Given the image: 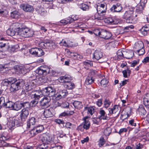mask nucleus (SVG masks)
Instances as JSON below:
<instances>
[{
  "label": "nucleus",
  "mask_w": 149,
  "mask_h": 149,
  "mask_svg": "<svg viewBox=\"0 0 149 149\" xmlns=\"http://www.w3.org/2000/svg\"><path fill=\"white\" fill-rule=\"evenodd\" d=\"M20 123V121L19 119L17 118L13 120L11 123L10 125L12 127L15 126H18Z\"/></svg>",
  "instance_id": "58836bf2"
},
{
  "label": "nucleus",
  "mask_w": 149,
  "mask_h": 149,
  "mask_svg": "<svg viewBox=\"0 0 149 149\" xmlns=\"http://www.w3.org/2000/svg\"><path fill=\"white\" fill-rule=\"evenodd\" d=\"M137 111L140 115L143 116L145 115L146 113V110H145L143 106L141 105L139 106Z\"/></svg>",
  "instance_id": "c85d7f7f"
},
{
  "label": "nucleus",
  "mask_w": 149,
  "mask_h": 149,
  "mask_svg": "<svg viewBox=\"0 0 149 149\" xmlns=\"http://www.w3.org/2000/svg\"><path fill=\"white\" fill-rule=\"evenodd\" d=\"M29 132L31 136H33L38 134L35 127L30 131Z\"/></svg>",
  "instance_id": "680f3d73"
},
{
  "label": "nucleus",
  "mask_w": 149,
  "mask_h": 149,
  "mask_svg": "<svg viewBox=\"0 0 149 149\" xmlns=\"http://www.w3.org/2000/svg\"><path fill=\"white\" fill-rule=\"evenodd\" d=\"M126 22L127 23H134L136 21L135 19H134L133 16H132L131 18H126Z\"/></svg>",
  "instance_id": "6e6d98bb"
},
{
  "label": "nucleus",
  "mask_w": 149,
  "mask_h": 149,
  "mask_svg": "<svg viewBox=\"0 0 149 149\" xmlns=\"http://www.w3.org/2000/svg\"><path fill=\"white\" fill-rule=\"evenodd\" d=\"M83 107L81 102L75 100V108L77 109H80Z\"/></svg>",
  "instance_id": "de8ad7c7"
},
{
  "label": "nucleus",
  "mask_w": 149,
  "mask_h": 149,
  "mask_svg": "<svg viewBox=\"0 0 149 149\" xmlns=\"http://www.w3.org/2000/svg\"><path fill=\"white\" fill-rule=\"evenodd\" d=\"M88 117L86 116L83 119L84 121V124L83 126V127L84 129L86 130L88 129L90 126V122L88 120Z\"/></svg>",
  "instance_id": "6ab92c4d"
},
{
  "label": "nucleus",
  "mask_w": 149,
  "mask_h": 149,
  "mask_svg": "<svg viewBox=\"0 0 149 149\" xmlns=\"http://www.w3.org/2000/svg\"><path fill=\"white\" fill-rule=\"evenodd\" d=\"M46 147H49V149H62V147L60 146L56 145L54 143H51L48 146Z\"/></svg>",
  "instance_id": "7c9ffc66"
},
{
  "label": "nucleus",
  "mask_w": 149,
  "mask_h": 149,
  "mask_svg": "<svg viewBox=\"0 0 149 149\" xmlns=\"http://www.w3.org/2000/svg\"><path fill=\"white\" fill-rule=\"evenodd\" d=\"M33 34V31L27 28H21L17 32V35L25 38L31 37Z\"/></svg>",
  "instance_id": "f257e3e1"
},
{
  "label": "nucleus",
  "mask_w": 149,
  "mask_h": 149,
  "mask_svg": "<svg viewBox=\"0 0 149 149\" xmlns=\"http://www.w3.org/2000/svg\"><path fill=\"white\" fill-rule=\"evenodd\" d=\"M40 139L43 142L42 146H44L45 143L51 144L53 143V138L51 135L45 133L41 134L40 136Z\"/></svg>",
  "instance_id": "f03ea898"
},
{
  "label": "nucleus",
  "mask_w": 149,
  "mask_h": 149,
  "mask_svg": "<svg viewBox=\"0 0 149 149\" xmlns=\"http://www.w3.org/2000/svg\"><path fill=\"white\" fill-rule=\"evenodd\" d=\"M124 51L120 49L117 52V55L118 59H122L124 57Z\"/></svg>",
  "instance_id": "4c0bfd02"
},
{
  "label": "nucleus",
  "mask_w": 149,
  "mask_h": 149,
  "mask_svg": "<svg viewBox=\"0 0 149 149\" xmlns=\"http://www.w3.org/2000/svg\"><path fill=\"white\" fill-rule=\"evenodd\" d=\"M78 6L79 8L82 10H88L89 9L88 6L84 3H82L79 5Z\"/></svg>",
  "instance_id": "a19ab883"
},
{
  "label": "nucleus",
  "mask_w": 149,
  "mask_h": 149,
  "mask_svg": "<svg viewBox=\"0 0 149 149\" xmlns=\"http://www.w3.org/2000/svg\"><path fill=\"white\" fill-rule=\"evenodd\" d=\"M143 7H144L142 6V5H141L137 7L136 9V12L140 13L143 9Z\"/></svg>",
  "instance_id": "e2e57ef3"
},
{
  "label": "nucleus",
  "mask_w": 149,
  "mask_h": 149,
  "mask_svg": "<svg viewBox=\"0 0 149 149\" xmlns=\"http://www.w3.org/2000/svg\"><path fill=\"white\" fill-rule=\"evenodd\" d=\"M95 107H94L89 106L85 107L84 109V111L87 113L88 115L90 114L92 116L94 113Z\"/></svg>",
  "instance_id": "ddd939ff"
},
{
  "label": "nucleus",
  "mask_w": 149,
  "mask_h": 149,
  "mask_svg": "<svg viewBox=\"0 0 149 149\" xmlns=\"http://www.w3.org/2000/svg\"><path fill=\"white\" fill-rule=\"evenodd\" d=\"M101 29H95L93 31V33L96 36H99L100 37L101 35Z\"/></svg>",
  "instance_id": "bf43d9fd"
},
{
  "label": "nucleus",
  "mask_w": 149,
  "mask_h": 149,
  "mask_svg": "<svg viewBox=\"0 0 149 149\" xmlns=\"http://www.w3.org/2000/svg\"><path fill=\"white\" fill-rule=\"evenodd\" d=\"M144 104L145 107L149 108V93H147L143 99Z\"/></svg>",
  "instance_id": "bb28decb"
},
{
  "label": "nucleus",
  "mask_w": 149,
  "mask_h": 149,
  "mask_svg": "<svg viewBox=\"0 0 149 149\" xmlns=\"http://www.w3.org/2000/svg\"><path fill=\"white\" fill-rule=\"evenodd\" d=\"M74 113V111H67L66 112H64L60 114V116H69L72 115Z\"/></svg>",
  "instance_id": "ea45409f"
},
{
  "label": "nucleus",
  "mask_w": 149,
  "mask_h": 149,
  "mask_svg": "<svg viewBox=\"0 0 149 149\" xmlns=\"http://www.w3.org/2000/svg\"><path fill=\"white\" fill-rule=\"evenodd\" d=\"M84 24L81 22L75 24V31L83 32L84 30Z\"/></svg>",
  "instance_id": "f8f14e48"
},
{
  "label": "nucleus",
  "mask_w": 149,
  "mask_h": 149,
  "mask_svg": "<svg viewBox=\"0 0 149 149\" xmlns=\"http://www.w3.org/2000/svg\"><path fill=\"white\" fill-rule=\"evenodd\" d=\"M42 92L45 95L50 97L55 94L56 90L54 87L49 86L43 89Z\"/></svg>",
  "instance_id": "20e7f679"
},
{
  "label": "nucleus",
  "mask_w": 149,
  "mask_h": 149,
  "mask_svg": "<svg viewBox=\"0 0 149 149\" xmlns=\"http://www.w3.org/2000/svg\"><path fill=\"white\" fill-rule=\"evenodd\" d=\"M37 50V48H33L29 50V52L31 55L36 56Z\"/></svg>",
  "instance_id": "79ce46f5"
},
{
  "label": "nucleus",
  "mask_w": 149,
  "mask_h": 149,
  "mask_svg": "<svg viewBox=\"0 0 149 149\" xmlns=\"http://www.w3.org/2000/svg\"><path fill=\"white\" fill-rule=\"evenodd\" d=\"M20 8L26 12H31L33 8L32 6L26 3H23L20 5Z\"/></svg>",
  "instance_id": "6e6552de"
},
{
  "label": "nucleus",
  "mask_w": 149,
  "mask_h": 149,
  "mask_svg": "<svg viewBox=\"0 0 149 149\" xmlns=\"http://www.w3.org/2000/svg\"><path fill=\"white\" fill-rule=\"evenodd\" d=\"M29 114V110L22 109L20 112V116L22 121H25Z\"/></svg>",
  "instance_id": "1a4fd4ad"
},
{
  "label": "nucleus",
  "mask_w": 149,
  "mask_h": 149,
  "mask_svg": "<svg viewBox=\"0 0 149 149\" xmlns=\"http://www.w3.org/2000/svg\"><path fill=\"white\" fill-rule=\"evenodd\" d=\"M122 8L120 5H113L110 8V10L112 12H120L122 10Z\"/></svg>",
  "instance_id": "a211bd4d"
},
{
  "label": "nucleus",
  "mask_w": 149,
  "mask_h": 149,
  "mask_svg": "<svg viewBox=\"0 0 149 149\" xmlns=\"http://www.w3.org/2000/svg\"><path fill=\"white\" fill-rule=\"evenodd\" d=\"M6 33L8 35L11 36H14L16 34L17 35V32L10 26V28L7 30Z\"/></svg>",
  "instance_id": "cd10ccee"
},
{
  "label": "nucleus",
  "mask_w": 149,
  "mask_h": 149,
  "mask_svg": "<svg viewBox=\"0 0 149 149\" xmlns=\"http://www.w3.org/2000/svg\"><path fill=\"white\" fill-rule=\"evenodd\" d=\"M36 122V119L34 117H30L27 122V127H30L31 125L35 124Z\"/></svg>",
  "instance_id": "412c9836"
},
{
  "label": "nucleus",
  "mask_w": 149,
  "mask_h": 149,
  "mask_svg": "<svg viewBox=\"0 0 149 149\" xmlns=\"http://www.w3.org/2000/svg\"><path fill=\"white\" fill-rule=\"evenodd\" d=\"M102 53L101 50L98 49L96 50L94 53L93 58L98 60L102 56Z\"/></svg>",
  "instance_id": "4468645a"
},
{
  "label": "nucleus",
  "mask_w": 149,
  "mask_h": 149,
  "mask_svg": "<svg viewBox=\"0 0 149 149\" xmlns=\"http://www.w3.org/2000/svg\"><path fill=\"white\" fill-rule=\"evenodd\" d=\"M43 114L46 118L51 117L53 115L50 109H47L45 110L43 112Z\"/></svg>",
  "instance_id": "2f4dec72"
},
{
  "label": "nucleus",
  "mask_w": 149,
  "mask_h": 149,
  "mask_svg": "<svg viewBox=\"0 0 149 149\" xmlns=\"http://www.w3.org/2000/svg\"><path fill=\"white\" fill-rule=\"evenodd\" d=\"M108 82V81L106 79H103L101 81V84L102 86L104 87H106Z\"/></svg>",
  "instance_id": "8fccbe9b"
},
{
  "label": "nucleus",
  "mask_w": 149,
  "mask_h": 149,
  "mask_svg": "<svg viewBox=\"0 0 149 149\" xmlns=\"http://www.w3.org/2000/svg\"><path fill=\"white\" fill-rule=\"evenodd\" d=\"M107 9V6L105 3H101L97 6V12L100 14H103L104 15Z\"/></svg>",
  "instance_id": "0eeeda50"
},
{
  "label": "nucleus",
  "mask_w": 149,
  "mask_h": 149,
  "mask_svg": "<svg viewBox=\"0 0 149 149\" xmlns=\"http://www.w3.org/2000/svg\"><path fill=\"white\" fill-rule=\"evenodd\" d=\"M143 47V43L142 41H139L138 43L136 44L135 48L138 50L142 48Z\"/></svg>",
  "instance_id": "49530a36"
},
{
  "label": "nucleus",
  "mask_w": 149,
  "mask_h": 149,
  "mask_svg": "<svg viewBox=\"0 0 149 149\" xmlns=\"http://www.w3.org/2000/svg\"><path fill=\"white\" fill-rule=\"evenodd\" d=\"M20 15V13L18 11L15 10L11 13V16L13 18L17 19L19 18Z\"/></svg>",
  "instance_id": "72a5a7b5"
},
{
  "label": "nucleus",
  "mask_w": 149,
  "mask_h": 149,
  "mask_svg": "<svg viewBox=\"0 0 149 149\" xmlns=\"http://www.w3.org/2000/svg\"><path fill=\"white\" fill-rule=\"evenodd\" d=\"M18 72L19 74H24L26 73L25 69L22 66L18 67L17 69Z\"/></svg>",
  "instance_id": "c03bdc74"
},
{
  "label": "nucleus",
  "mask_w": 149,
  "mask_h": 149,
  "mask_svg": "<svg viewBox=\"0 0 149 149\" xmlns=\"http://www.w3.org/2000/svg\"><path fill=\"white\" fill-rule=\"evenodd\" d=\"M105 141L103 137H101L98 141V145L100 147L103 146L105 144Z\"/></svg>",
  "instance_id": "37998d69"
},
{
  "label": "nucleus",
  "mask_w": 149,
  "mask_h": 149,
  "mask_svg": "<svg viewBox=\"0 0 149 149\" xmlns=\"http://www.w3.org/2000/svg\"><path fill=\"white\" fill-rule=\"evenodd\" d=\"M46 42H41L39 44L40 47L43 48H46Z\"/></svg>",
  "instance_id": "774afa93"
},
{
  "label": "nucleus",
  "mask_w": 149,
  "mask_h": 149,
  "mask_svg": "<svg viewBox=\"0 0 149 149\" xmlns=\"http://www.w3.org/2000/svg\"><path fill=\"white\" fill-rule=\"evenodd\" d=\"M119 107L117 105H115L112 108H109L108 109L109 111V114L112 115L115 114L118 111Z\"/></svg>",
  "instance_id": "2eb2a0df"
},
{
  "label": "nucleus",
  "mask_w": 149,
  "mask_h": 149,
  "mask_svg": "<svg viewBox=\"0 0 149 149\" xmlns=\"http://www.w3.org/2000/svg\"><path fill=\"white\" fill-rule=\"evenodd\" d=\"M8 79V80L9 83L11 85L16 83L17 81L16 78L13 77L9 78Z\"/></svg>",
  "instance_id": "13d9d810"
},
{
  "label": "nucleus",
  "mask_w": 149,
  "mask_h": 149,
  "mask_svg": "<svg viewBox=\"0 0 149 149\" xmlns=\"http://www.w3.org/2000/svg\"><path fill=\"white\" fill-rule=\"evenodd\" d=\"M32 95L34 100L38 102L39 99L43 96V94L42 91H38L32 94Z\"/></svg>",
  "instance_id": "dca6fc26"
},
{
  "label": "nucleus",
  "mask_w": 149,
  "mask_h": 149,
  "mask_svg": "<svg viewBox=\"0 0 149 149\" xmlns=\"http://www.w3.org/2000/svg\"><path fill=\"white\" fill-rule=\"evenodd\" d=\"M14 103L12 101L8 100L6 99V101L3 107L10 109L11 110H13Z\"/></svg>",
  "instance_id": "4be33fe9"
},
{
  "label": "nucleus",
  "mask_w": 149,
  "mask_h": 149,
  "mask_svg": "<svg viewBox=\"0 0 149 149\" xmlns=\"http://www.w3.org/2000/svg\"><path fill=\"white\" fill-rule=\"evenodd\" d=\"M36 72L40 75H45L50 72V69L47 66H41L36 70Z\"/></svg>",
  "instance_id": "39448f33"
},
{
  "label": "nucleus",
  "mask_w": 149,
  "mask_h": 149,
  "mask_svg": "<svg viewBox=\"0 0 149 149\" xmlns=\"http://www.w3.org/2000/svg\"><path fill=\"white\" fill-rule=\"evenodd\" d=\"M137 52L139 56L143 55L145 53V50L143 48L138 50Z\"/></svg>",
  "instance_id": "0e129e2a"
},
{
  "label": "nucleus",
  "mask_w": 149,
  "mask_h": 149,
  "mask_svg": "<svg viewBox=\"0 0 149 149\" xmlns=\"http://www.w3.org/2000/svg\"><path fill=\"white\" fill-rule=\"evenodd\" d=\"M8 14L7 11L3 9H0V15L3 17L6 16Z\"/></svg>",
  "instance_id": "5fc2aeb1"
},
{
  "label": "nucleus",
  "mask_w": 149,
  "mask_h": 149,
  "mask_svg": "<svg viewBox=\"0 0 149 149\" xmlns=\"http://www.w3.org/2000/svg\"><path fill=\"white\" fill-rule=\"evenodd\" d=\"M22 108V101H18L14 103L13 110L18 111L21 109Z\"/></svg>",
  "instance_id": "393cba45"
},
{
  "label": "nucleus",
  "mask_w": 149,
  "mask_h": 149,
  "mask_svg": "<svg viewBox=\"0 0 149 149\" xmlns=\"http://www.w3.org/2000/svg\"><path fill=\"white\" fill-rule=\"evenodd\" d=\"M6 101V99H5L4 97H1L0 98V109L4 106Z\"/></svg>",
  "instance_id": "a18cd8bd"
},
{
  "label": "nucleus",
  "mask_w": 149,
  "mask_h": 149,
  "mask_svg": "<svg viewBox=\"0 0 149 149\" xmlns=\"http://www.w3.org/2000/svg\"><path fill=\"white\" fill-rule=\"evenodd\" d=\"M74 21V19L72 17H69L66 19H62L60 21V23L63 25L70 23Z\"/></svg>",
  "instance_id": "5701e85b"
},
{
  "label": "nucleus",
  "mask_w": 149,
  "mask_h": 149,
  "mask_svg": "<svg viewBox=\"0 0 149 149\" xmlns=\"http://www.w3.org/2000/svg\"><path fill=\"white\" fill-rule=\"evenodd\" d=\"M141 33L144 36L146 35L147 34V31H146V30L145 28H142L140 30Z\"/></svg>",
  "instance_id": "338daca9"
},
{
  "label": "nucleus",
  "mask_w": 149,
  "mask_h": 149,
  "mask_svg": "<svg viewBox=\"0 0 149 149\" xmlns=\"http://www.w3.org/2000/svg\"><path fill=\"white\" fill-rule=\"evenodd\" d=\"M112 129L111 128L108 127L104 130V133L106 136L109 135L111 132Z\"/></svg>",
  "instance_id": "3c124183"
},
{
  "label": "nucleus",
  "mask_w": 149,
  "mask_h": 149,
  "mask_svg": "<svg viewBox=\"0 0 149 149\" xmlns=\"http://www.w3.org/2000/svg\"><path fill=\"white\" fill-rule=\"evenodd\" d=\"M44 52H43L42 49L40 48H38L36 56L40 57L44 54Z\"/></svg>",
  "instance_id": "864d4df0"
},
{
  "label": "nucleus",
  "mask_w": 149,
  "mask_h": 149,
  "mask_svg": "<svg viewBox=\"0 0 149 149\" xmlns=\"http://www.w3.org/2000/svg\"><path fill=\"white\" fill-rule=\"evenodd\" d=\"M50 100V97L47 96L44 97L40 100L39 103L40 105L42 107H47L49 105V103Z\"/></svg>",
  "instance_id": "9d476101"
},
{
  "label": "nucleus",
  "mask_w": 149,
  "mask_h": 149,
  "mask_svg": "<svg viewBox=\"0 0 149 149\" xmlns=\"http://www.w3.org/2000/svg\"><path fill=\"white\" fill-rule=\"evenodd\" d=\"M100 114V118L104 120H108L109 118L107 116L105 112L103 109H101L99 112Z\"/></svg>",
  "instance_id": "aec40b11"
},
{
  "label": "nucleus",
  "mask_w": 149,
  "mask_h": 149,
  "mask_svg": "<svg viewBox=\"0 0 149 149\" xmlns=\"http://www.w3.org/2000/svg\"><path fill=\"white\" fill-rule=\"evenodd\" d=\"M84 64L85 66H87L89 67L93 65V62L92 61L87 60L84 62Z\"/></svg>",
  "instance_id": "052dcab7"
},
{
  "label": "nucleus",
  "mask_w": 149,
  "mask_h": 149,
  "mask_svg": "<svg viewBox=\"0 0 149 149\" xmlns=\"http://www.w3.org/2000/svg\"><path fill=\"white\" fill-rule=\"evenodd\" d=\"M94 81L92 77L88 76L86 79L85 83L86 85H90L93 83Z\"/></svg>",
  "instance_id": "f704fd0d"
},
{
  "label": "nucleus",
  "mask_w": 149,
  "mask_h": 149,
  "mask_svg": "<svg viewBox=\"0 0 149 149\" xmlns=\"http://www.w3.org/2000/svg\"><path fill=\"white\" fill-rule=\"evenodd\" d=\"M58 80L61 83H68L67 86L69 89H72L74 88V84L68 82L69 80V79L68 77L65 76H61L60 77Z\"/></svg>",
  "instance_id": "423d86ee"
},
{
  "label": "nucleus",
  "mask_w": 149,
  "mask_h": 149,
  "mask_svg": "<svg viewBox=\"0 0 149 149\" xmlns=\"http://www.w3.org/2000/svg\"><path fill=\"white\" fill-rule=\"evenodd\" d=\"M59 94L62 98H64L67 95V91L65 90H63L60 92Z\"/></svg>",
  "instance_id": "4d7b16f0"
},
{
  "label": "nucleus",
  "mask_w": 149,
  "mask_h": 149,
  "mask_svg": "<svg viewBox=\"0 0 149 149\" xmlns=\"http://www.w3.org/2000/svg\"><path fill=\"white\" fill-rule=\"evenodd\" d=\"M25 84L24 81L22 79H20L13 84L11 85L10 90L11 92H15L17 91L21 86H22Z\"/></svg>",
  "instance_id": "7ed1b4c3"
},
{
  "label": "nucleus",
  "mask_w": 149,
  "mask_h": 149,
  "mask_svg": "<svg viewBox=\"0 0 149 149\" xmlns=\"http://www.w3.org/2000/svg\"><path fill=\"white\" fill-rule=\"evenodd\" d=\"M4 86H7L9 84H10L8 79H4L2 82Z\"/></svg>",
  "instance_id": "69168bd1"
},
{
  "label": "nucleus",
  "mask_w": 149,
  "mask_h": 149,
  "mask_svg": "<svg viewBox=\"0 0 149 149\" xmlns=\"http://www.w3.org/2000/svg\"><path fill=\"white\" fill-rule=\"evenodd\" d=\"M36 130L37 133H39L42 132L44 129V127L42 125H39L37 126L34 127Z\"/></svg>",
  "instance_id": "09e8293b"
},
{
  "label": "nucleus",
  "mask_w": 149,
  "mask_h": 149,
  "mask_svg": "<svg viewBox=\"0 0 149 149\" xmlns=\"http://www.w3.org/2000/svg\"><path fill=\"white\" fill-rule=\"evenodd\" d=\"M112 34L110 32L103 29L101 30L100 36V38L108 39L110 38Z\"/></svg>",
  "instance_id": "9b49d317"
},
{
  "label": "nucleus",
  "mask_w": 149,
  "mask_h": 149,
  "mask_svg": "<svg viewBox=\"0 0 149 149\" xmlns=\"http://www.w3.org/2000/svg\"><path fill=\"white\" fill-rule=\"evenodd\" d=\"M124 57L127 59L131 58L134 55V53L133 51L131 50H127L124 52Z\"/></svg>",
  "instance_id": "f3484780"
},
{
  "label": "nucleus",
  "mask_w": 149,
  "mask_h": 149,
  "mask_svg": "<svg viewBox=\"0 0 149 149\" xmlns=\"http://www.w3.org/2000/svg\"><path fill=\"white\" fill-rule=\"evenodd\" d=\"M111 103L109 100L106 99L104 102V107L106 108H108L110 106Z\"/></svg>",
  "instance_id": "603ef678"
},
{
  "label": "nucleus",
  "mask_w": 149,
  "mask_h": 149,
  "mask_svg": "<svg viewBox=\"0 0 149 149\" xmlns=\"http://www.w3.org/2000/svg\"><path fill=\"white\" fill-rule=\"evenodd\" d=\"M22 107L23 109H25L29 110L30 107V104L28 102H23L22 101Z\"/></svg>",
  "instance_id": "473e14b6"
},
{
  "label": "nucleus",
  "mask_w": 149,
  "mask_h": 149,
  "mask_svg": "<svg viewBox=\"0 0 149 149\" xmlns=\"http://www.w3.org/2000/svg\"><path fill=\"white\" fill-rule=\"evenodd\" d=\"M56 47V46L54 43L50 41L46 42V48L52 50L55 49Z\"/></svg>",
  "instance_id": "b1692460"
},
{
  "label": "nucleus",
  "mask_w": 149,
  "mask_h": 149,
  "mask_svg": "<svg viewBox=\"0 0 149 149\" xmlns=\"http://www.w3.org/2000/svg\"><path fill=\"white\" fill-rule=\"evenodd\" d=\"M22 24L18 22H16L13 23L11 25L10 27L17 32L19 29H20V27L21 26Z\"/></svg>",
  "instance_id": "c756f323"
},
{
  "label": "nucleus",
  "mask_w": 149,
  "mask_h": 149,
  "mask_svg": "<svg viewBox=\"0 0 149 149\" xmlns=\"http://www.w3.org/2000/svg\"><path fill=\"white\" fill-rule=\"evenodd\" d=\"M104 18V15L103 14H100L97 12L93 16L92 18L94 19H97L98 20H103Z\"/></svg>",
  "instance_id": "a878e982"
},
{
  "label": "nucleus",
  "mask_w": 149,
  "mask_h": 149,
  "mask_svg": "<svg viewBox=\"0 0 149 149\" xmlns=\"http://www.w3.org/2000/svg\"><path fill=\"white\" fill-rule=\"evenodd\" d=\"M104 22L109 24H115V21L112 17H110L106 18L104 20Z\"/></svg>",
  "instance_id": "e433bc0d"
},
{
  "label": "nucleus",
  "mask_w": 149,
  "mask_h": 149,
  "mask_svg": "<svg viewBox=\"0 0 149 149\" xmlns=\"http://www.w3.org/2000/svg\"><path fill=\"white\" fill-rule=\"evenodd\" d=\"M133 12V10H129L126 11L124 13V17L125 18L127 17L131 18V17L132 16Z\"/></svg>",
  "instance_id": "c9c22d12"
}]
</instances>
